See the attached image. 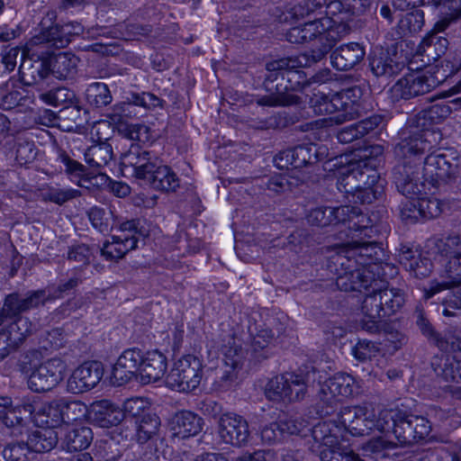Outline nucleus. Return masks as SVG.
Listing matches in <instances>:
<instances>
[{"mask_svg": "<svg viewBox=\"0 0 461 461\" xmlns=\"http://www.w3.org/2000/svg\"><path fill=\"white\" fill-rule=\"evenodd\" d=\"M24 296L18 293H13L5 296L2 309L0 310V325L5 319L23 317L22 313L28 312Z\"/></svg>", "mask_w": 461, "mask_h": 461, "instance_id": "obj_49", "label": "nucleus"}, {"mask_svg": "<svg viewBox=\"0 0 461 461\" xmlns=\"http://www.w3.org/2000/svg\"><path fill=\"white\" fill-rule=\"evenodd\" d=\"M86 112L80 106L79 101L64 106L58 114L50 113V122H57L58 126L64 131H74L81 127L86 121Z\"/></svg>", "mask_w": 461, "mask_h": 461, "instance_id": "obj_35", "label": "nucleus"}, {"mask_svg": "<svg viewBox=\"0 0 461 461\" xmlns=\"http://www.w3.org/2000/svg\"><path fill=\"white\" fill-rule=\"evenodd\" d=\"M317 149L315 146L299 145L290 148L277 153L274 158L275 165L280 169H289L297 171L296 169L316 163Z\"/></svg>", "mask_w": 461, "mask_h": 461, "instance_id": "obj_20", "label": "nucleus"}, {"mask_svg": "<svg viewBox=\"0 0 461 461\" xmlns=\"http://www.w3.org/2000/svg\"><path fill=\"white\" fill-rule=\"evenodd\" d=\"M383 152L384 149L380 145L366 149L357 167L348 169L339 178V189L352 195L366 181V176L371 175V170L380 164Z\"/></svg>", "mask_w": 461, "mask_h": 461, "instance_id": "obj_10", "label": "nucleus"}, {"mask_svg": "<svg viewBox=\"0 0 461 461\" xmlns=\"http://www.w3.org/2000/svg\"><path fill=\"white\" fill-rule=\"evenodd\" d=\"M324 1L322 0H294L285 12L278 15L280 23H290L294 20L303 19L307 16L323 14Z\"/></svg>", "mask_w": 461, "mask_h": 461, "instance_id": "obj_31", "label": "nucleus"}, {"mask_svg": "<svg viewBox=\"0 0 461 461\" xmlns=\"http://www.w3.org/2000/svg\"><path fill=\"white\" fill-rule=\"evenodd\" d=\"M401 410L399 409H391V410H383L379 412L378 417L376 418L375 413L373 412V418L375 423V429L379 430L380 432H390L392 431L394 434L395 428L398 423V419L400 416Z\"/></svg>", "mask_w": 461, "mask_h": 461, "instance_id": "obj_59", "label": "nucleus"}, {"mask_svg": "<svg viewBox=\"0 0 461 461\" xmlns=\"http://www.w3.org/2000/svg\"><path fill=\"white\" fill-rule=\"evenodd\" d=\"M337 95L341 98L343 108L341 113L335 116V122L341 124L347 121L357 119L360 116L359 100L363 95V90L358 86H354L340 92H337Z\"/></svg>", "mask_w": 461, "mask_h": 461, "instance_id": "obj_33", "label": "nucleus"}, {"mask_svg": "<svg viewBox=\"0 0 461 461\" xmlns=\"http://www.w3.org/2000/svg\"><path fill=\"white\" fill-rule=\"evenodd\" d=\"M41 99L53 106L70 105L78 99L75 92L67 87H57L41 95Z\"/></svg>", "mask_w": 461, "mask_h": 461, "instance_id": "obj_57", "label": "nucleus"}, {"mask_svg": "<svg viewBox=\"0 0 461 461\" xmlns=\"http://www.w3.org/2000/svg\"><path fill=\"white\" fill-rule=\"evenodd\" d=\"M92 440L93 432L89 427H71L67 429L62 444L68 451H80L87 448Z\"/></svg>", "mask_w": 461, "mask_h": 461, "instance_id": "obj_45", "label": "nucleus"}, {"mask_svg": "<svg viewBox=\"0 0 461 461\" xmlns=\"http://www.w3.org/2000/svg\"><path fill=\"white\" fill-rule=\"evenodd\" d=\"M365 48L357 42L343 44L332 51L330 55L333 68L341 71L354 68L365 58Z\"/></svg>", "mask_w": 461, "mask_h": 461, "instance_id": "obj_29", "label": "nucleus"}, {"mask_svg": "<svg viewBox=\"0 0 461 461\" xmlns=\"http://www.w3.org/2000/svg\"><path fill=\"white\" fill-rule=\"evenodd\" d=\"M88 418L98 427L110 428L119 425L124 420V412L109 400H101L90 405Z\"/></svg>", "mask_w": 461, "mask_h": 461, "instance_id": "obj_26", "label": "nucleus"}, {"mask_svg": "<svg viewBox=\"0 0 461 461\" xmlns=\"http://www.w3.org/2000/svg\"><path fill=\"white\" fill-rule=\"evenodd\" d=\"M418 211L420 210V219L430 220L437 218L442 212V203L435 197L418 198Z\"/></svg>", "mask_w": 461, "mask_h": 461, "instance_id": "obj_63", "label": "nucleus"}, {"mask_svg": "<svg viewBox=\"0 0 461 461\" xmlns=\"http://www.w3.org/2000/svg\"><path fill=\"white\" fill-rule=\"evenodd\" d=\"M327 269L336 276L337 287L344 292L367 290L376 285L373 270L362 268L357 252L344 244L328 258Z\"/></svg>", "mask_w": 461, "mask_h": 461, "instance_id": "obj_3", "label": "nucleus"}, {"mask_svg": "<svg viewBox=\"0 0 461 461\" xmlns=\"http://www.w3.org/2000/svg\"><path fill=\"white\" fill-rule=\"evenodd\" d=\"M438 8L439 19L434 25L438 32H445L461 18V0H441Z\"/></svg>", "mask_w": 461, "mask_h": 461, "instance_id": "obj_47", "label": "nucleus"}, {"mask_svg": "<svg viewBox=\"0 0 461 461\" xmlns=\"http://www.w3.org/2000/svg\"><path fill=\"white\" fill-rule=\"evenodd\" d=\"M430 430V423L426 418L409 414L401 410L394 436L398 444L407 446L423 440Z\"/></svg>", "mask_w": 461, "mask_h": 461, "instance_id": "obj_14", "label": "nucleus"}, {"mask_svg": "<svg viewBox=\"0 0 461 461\" xmlns=\"http://www.w3.org/2000/svg\"><path fill=\"white\" fill-rule=\"evenodd\" d=\"M110 124L100 122L96 126L98 143L90 146L85 152L86 163L93 169L99 170L107 166L113 158L112 145L107 142L108 138L100 136V130H110Z\"/></svg>", "mask_w": 461, "mask_h": 461, "instance_id": "obj_25", "label": "nucleus"}, {"mask_svg": "<svg viewBox=\"0 0 461 461\" xmlns=\"http://www.w3.org/2000/svg\"><path fill=\"white\" fill-rule=\"evenodd\" d=\"M399 262L406 271L417 278L427 277L432 270L430 259L422 257L410 248L402 249L399 255Z\"/></svg>", "mask_w": 461, "mask_h": 461, "instance_id": "obj_38", "label": "nucleus"}, {"mask_svg": "<svg viewBox=\"0 0 461 461\" xmlns=\"http://www.w3.org/2000/svg\"><path fill=\"white\" fill-rule=\"evenodd\" d=\"M220 438L226 444L242 447L247 444L250 432L248 421L234 412H225L218 420Z\"/></svg>", "mask_w": 461, "mask_h": 461, "instance_id": "obj_16", "label": "nucleus"}, {"mask_svg": "<svg viewBox=\"0 0 461 461\" xmlns=\"http://www.w3.org/2000/svg\"><path fill=\"white\" fill-rule=\"evenodd\" d=\"M66 370L67 364L62 358H49L34 366L28 377V387L36 393L49 392L64 379Z\"/></svg>", "mask_w": 461, "mask_h": 461, "instance_id": "obj_11", "label": "nucleus"}, {"mask_svg": "<svg viewBox=\"0 0 461 461\" xmlns=\"http://www.w3.org/2000/svg\"><path fill=\"white\" fill-rule=\"evenodd\" d=\"M355 378L346 373H338L320 384L318 392V408L321 415L332 413L338 404L339 397H349L357 392Z\"/></svg>", "mask_w": 461, "mask_h": 461, "instance_id": "obj_6", "label": "nucleus"}, {"mask_svg": "<svg viewBox=\"0 0 461 461\" xmlns=\"http://www.w3.org/2000/svg\"><path fill=\"white\" fill-rule=\"evenodd\" d=\"M369 68L376 77L388 79L397 76L404 68V63L395 55L384 49H375L368 56Z\"/></svg>", "mask_w": 461, "mask_h": 461, "instance_id": "obj_23", "label": "nucleus"}, {"mask_svg": "<svg viewBox=\"0 0 461 461\" xmlns=\"http://www.w3.org/2000/svg\"><path fill=\"white\" fill-rule=\"evenodd\" d=\"M307 221L310 224L320 227L348 223L349 230L359 231L364 237L373 238L377 232L376 224L379 219L374 212L369 215L357 206L340 205L316 207L308 213Z\"/></svg>", "mask_w": 461, "mask_h": 461, "instance_id": "obj_4", "label": "nucleus"}, {"mask_svg": "<svg viewBox=\"0 0 461 461\" xmlns=\"http://www.w3.org/2000/svg\"><path fill=\"white\" fill-rule=\"evenodd\" d=\"M439 32H440L433 29L423 40L424 52L429 58L435 61L446 54L449 45L448 40L443 36H439Z\"/></svg>", "mask_w": 461, "mask_h": 461, "instance_id": "obj_55", "label": "nucleus"}, {"mask_svg": "<svg viewBox=\"0 0 461 461\" xmlns=\"http://www.w3.org/2000/svg\"><path fill=\"white\" fill-rule=\"evenodd\" d=\"M159 161L158 158L139 144H131L121 157V165L124 174L144 180Z\"/></svg>", "mask_w": 461, "mask_h": 461, "instance_id": "obj_15", "label": "nucleus"}, {"mask_svg": "<svg viewBox=\"0 0 461 461\" xmlns=\"http://www.w3.org/2000/svg\"><path fill=\"white\" fill-rule=\"evenodd\" d=\"M326 32V26L322 23L321 18H314L313 21L305 23L303 25L295 26L286 32V40L294 44H304L313 41L314 48L307 52L310 56V61L318 62L321 60L329 52H323L321 56L319 52L323 50L325 41L321 40Z\"/></svg>", "mask_w": 461, "mask_h": 461, "instance_id": "obj_13", "label": "nucleus"}, {"mask_svg": "<svg viewBox=\"0 0 461 461\" xmlns=\"http://www.w3.org/2000/svg\"><path fill=\"white\" fill-rule=\"evenodd\" d=\"M273 337V332L270 330L263 329L260 330L253 338L251 343V355L257 361H261L262 359L268 357V346L271 343Z\"/></svg>", "mask_w": 461, "mask_h": 461, "instance_id": "obj_58", "label": "nucleus"}, {"mask_svg": "<svg viewBox=\"0 0 461 461\" xmlns=\"http://www.w3.org/2000/svg\"><path fill=\"white\" fill-rule=\"evenodd\" d=\"M203 366L194 355H186L178 359L167 376V385L172 390L188 393L195 390L202 380Z\"/></svg>", "mask_w": 461, "mask_h": 461, "instance_id": "obj_8", "label": "nucleus"}, {"mask_svg": "<svg viewBox=\"0 0 461 461\" xmlns=\"http://www.w3.org/2000/svg\"><path fill=\"white\" fill-rule=\"evenodd\" d=\"M423 155L420 156V164L423 163L422 176L432 186L439 187L461 177V165L456 158L434 152L422 159Z\"/></svg>", "mask_w": 461, "mask_h": 461, "instance_id": "obj_7", "label": "nucleus"}, {"mask_svg": "<svg viewBox=\"0 0 461 461\" xmlns=\"http://www.w3.org/2000/svg\"><path fill=\"white\" fill-rule=\"evenodd\" d=\"M59 442L58 432L51 428H42L33 431L26 444L32 452L43 453L52 450Z\"/></svg>", "mask_w": 461, "mask_h": 461, "instance_id": "obj_44", "label": "nucleus"}, {"mask_svg": "<svg viewBox=\"0 0 461 461\" xmlns=\"http://www.w3.org/2000/svg\"><path fill=\"white\" fill-rule=\"evenodd\" d=\"M50 76V67L47 56L32 54L28 57L22 55L19 67L20 81L25 86H34Z\"/></svg>", "mask_w": 461, "mask_h": 461, "instance_id": "obj_22", "label": "nucleus"}, {"mask_svg": "<svg viewBox=\"0 0 461 461\" xmlns=\"http://www.w3.org/2000/svg\"><path fill=\"white\" fill-rule=\"evenodd\" d=\"M143 354L140 349L132 348L124 350L113 368V378L118 385L132 379L139 380Z\"/></svg>", "mask_w": 461, "mask_h": 461, "instance_id": "obj_19", "label": "nucleus"}, {"mask_svg": "<svg viewBox=\"0 0 461 461\" xmlns=\"http://www.w3.org/2000/svg\"><path fill=\"white\" fill-rule=\"evenodd\" d=\"M345 5V0H333L328 5L324 4L323 14L327 17L321 18L322 22L326 21L328 23V26L326 27L325 34L321 37V40L325 41L323 50L319 52L321 56L323 52H330L337 41L346 36L350 31L347 21L351 16L347 11Z\"/></svg>", "mask_w": 461, "mask_h": 461, "instance_id": "obj_9", "label": "nucleus"}, {"mask_svg": "<svg viewBox=\"0 0 461 461\" xmlns=\"http://www.w3.org/2000/svg\"><path fill=\"white\" fill-rule=\"evenodd\" d=\"M50 75L59 80L74 77L77 72L78 58L69 52L47 56Z\"/></svg>", "mask_w": 461, "mask_h": 461, "instance_id": "obj_36", "label": "nucleus"}, {"mask_svg": "<svg viewBox=\"0 0 461 461\" xmlns=\"http://www.w3.org/2000/svg\"><path fill=\"white\" fill-rule=\"evenodd\" d=\"M307 176L299 171H291L284 175H276L264 182L266 188L275 194H281L286 191H293L301 184L304 183Z\"/></svg>", "mask_w": 461, "mask_h": 461, "instance_id": "obj_42", "label": "nucleus"}, {"mask_svg": "<svg viewBox=\"0 0 461 461\" xmlns=\"http://www.w3.org/2000/svg\"><path fill=\"white\" fill-rule=\"evenodd\" d=\"M56 18V13L53 11L42 18L40 23L41 32L32 39L33 44H46L48 47L63 49L70 43L69 32H64L61 24L54 23Z\"/></svg>", "mask_w": 461, "mask_h": 461, "instance_id": "obj_21", "label": "nucleus"}, {"mask_svg": "<svg viewBox=\"0 0 461 461\" xmlns=\"http://www.w3.org/2000/svg\"><path fill=\"white\" fill-rule=\"evenodd\" d=\"M372 418L373 411L366 407H346L339 412V422L352 436L358 437L368 435L375 429Z\"/></svg>", "mask_w": 461, "mask_h": 461, "instance_id": "obj_18", "label": "nucleus"}, {"mask_svg": "<svg viewBox=\"0 0 461 461\" xmlns=\"http://www.w3.org/2000/svg\"><path fill=\"white\" fill-rule=\"evenodd\" d=\"M333 427L337 429H339L338 426L335 425V422L322 421L318 422L312 429H307V431L312 432V436L315 442L320 443L323 447H334L335 443H338V436L336 435Z\"/></svg>", "mask_w": 461, "mask_h": 461, "instance_id": "obj_51", "label": "nucleus"}, {"mask_svg": "<svg viewBox=\"0 0 461 461\" xmlns=\"http://www.w3.org/2000/svg\"><path fill=\"white\" fill-rule=\"evenodd\" d=\"M415 313L417 318L416 323L421 333L440 350H447L448 341L434 330L430 322L424 316L423 311L417 309Z\"/></svg>", "mask_w": 461, "mask_h": 461, "instance_id": "obj_56", "label": "nucleus"}, {"mask_svg": "<svg viewBox=\"0 0 461 461\" xmlns=\"http://www.w3.org/2000/svg\"><path fill=\"white\" fill-rule=\"evenodd\" d=\"M136 248L137 240L134 237H128L127 235L113 236L112 241L104 243L101 254L106 259L118 260Z\"/></svg>", "mask_w": 461, "mask_h": 461, "instance_id": "obj_40", "label": "nucleus"}, {"mask_svg": "<svg viewBox=\"0 0 461 461\" xmlns=\"http://www.w3.org/2000/svg\"><path fill=\"white\" fill-rule=\"evenodd\" d=\"M380 343L367 339H359L352 349L354 357L361 362L371 360L380 354Z\"/></svg>", "mask_w": 461, "mask_h": 461, "instance_id": "obj_62", "label": "nucleus"}, {"mask_svg": "<svg viewBox=\"0 0 461 461\" xmlns=\"http://www.w3.org/2000/svg\"><path fill=\"white\" fill-rule=\"evenodd\" d=\"M348 244L357 252V258L362 268L372 270L375 262L381 259L382 248L376 241L355 240Z\"/></svg>", "mask_w": 461, "mask_h": 461, "instance_id": "obj_41", "label": "nucleus"}, {"mask_svg": "<svg viewBox=\"0 0 461 461\" xmlns=\"http://www.w3.org/2000/svg\"><path fill=\"white\" fill-rule=\"evenodd\" d=\"M14 321L1 330L5 332L9 339L19 347L32 333V324L26 317L14 318Z\"/></svg>", "mask_w": 461, "mask_h": 461, "instance_id": "obj_53", "label": "nucleus"}, {"mask_svg": "<svg viewBox=\"0 0 461 461\" xmlns=\"http://www.w3.org/2000/svg\"><path fill=\"white\" fill-rule=\"evenodd\" d=\"M428 247L432 254L446 258L447 262L461 258V239L459 236H448L444 239H432Z\"/></svg>", "mask_w": 461, "mask_h": 461, "instance_id": "obj_43", "label": "nucleus"}, {"mask_svg": "<svg viewBox=\"0 0 461 461\" xmlns=\"http://www.w3.org/2000/svg\"><path fill=\"white\" fill-rule=\"evenodd\" d=\"M310 107L317 115L332 114L335 113H340L343 104L341 98L337 95V93L332 95H326L321 92L314 93L309 101Z\"/></svg>", "mask_w": 461, "mask_h": 461, "instance_id": "obj_46", "label": "nucleus"}, {"mask_svg": "<svg viewBox=\"0 0 461 461\" xmlns=\"http://www.w3.org/2000/svg\"><path fill=\"white\" fill-rule=\"evenodd\" d=\"M441 80L432 74L413 73L400 78L391 88L392 97L395 101L410 100L424 95L436 88Z\"/></svg>", "mask_w": 461, "mask_h": 461, "instance_id": "obj_12", "label": "nucleus"}, {"mask_svg": "<svg viewBox=\"0 0 461 461\" xmlns=\"http://www.w3.org/2000/svg\"><path fill=\"white\" fill-rule=\"evenodd\" d=\"M315 62L310 61L308 53H302L295 58H284L267 63V75L264 86L268 95L260 96L257 104L261 106H291L298 105L302 99L294 92L308 86L305 73L297 69L311 67Z\"/></svg>", "mask_w": 461, "mask_h": 461, "instance_id": "obj_2", "label": "nucleus"}, {"mask_svg": "<svg viewBox=\"0 0 461 461\" xmlns=\"http://www.w3.org/2000/svg\"><path fill=\"white\" fill-rule=\"evenodd\" d=\"M34 411L35 407L31 402L23 401L21 403L5 411V412L0 411V420H3L4 424L10 430L11 436L19 437L27 431V420L31 418Z\"/></svg>", "mask_w": 461, "mask_h": 461, "instance_id": "obj_27", "label": "nucleus"}, {"mask_svg": "<svg viewBox=\"0 0 461 461\" xmlns=\"http://www.w3.org/2000/svg\"><path fill=\"white\" fill-rule=\"evenodd\" d=\"M136 423V440L140 444H145L155 437L160 427V419L155 413H144Z\"/></svg>", "mask_w": 461, "mask_h": 461, "instance_id": "obj_48", "label": "nucleus"}, {"mask_svg": "<svg viewBox=\"0 0 461 461\" xmlns=\"http://www.w3.org/2000/svg\"><path fill=\"white\" fill-rule=\"evenodd\" d=\"M320 459L321 461H365L352 449L340 442L335 443L334 447L321 448Z\"/></svg>", "mask_w": 461, "mask_h": 461, "instance_id": "obj_52", "label": "nucleus"}, {"mask_svg": "<svg viewBox=\"0 0 461 461\" xmlns=\"http://www.w3.org/2000/svg\"><path fill=\"white\" fill-rule=\"evenodd\" d=\"M384 185L385 180L381 178L375 170H371V175L366 176V181L352 194V198L355 203H372L383 196Z\"/></svg>", "mask_w": 461, "mask_h": 461, "instance_id": "obj_39", "label": "nucleus"}, {"mask_svg": "<svg viewBox=\"0 0 461 461\" xmlns=\"http://www.w3.org/2000/svg\"><path fill=\"white\" fill-rule=\"evenodd\" d=\"M444 276L447 280L431 283L429 290L427 292V297L430 298L444 289L448 290L442 302L445 306L443 314L452 317L456 315L455 310L461 309V280L447 277L446 275Z\"/></svg>", "mask_w": 461, "mask_h": 461, "instance_id": "obj_24", "label": "nucleus"}, {"mask_svg": "<svg viewBox=\"0 0 461 461\" xmlns=\"http://www.w3.org/2000/svg\"><path fill=\"white\" fill-rule=\"evenodd\" d=\"M167 368V357L160 351H149L143 355L139 380L142 384L157 382L164 376Z\"/></svg>", "mask_w": 461, "mask_h": 461, "instance_id": "obj_32", "label": "nucleus"}, {"mask_svg": "<svg viewBox=\"0 0 461 461\" xmlns=\"http://www.w3.org/2000/svg\"><path fill=\"white\" fill-rule=\"evenodd\" d=\"M266 396L270 401L287 402L286 373L272 378L267 384Z\"/></svg>", "mask_w": 461, "mask_h": 461, "instance_id": "obj_61", "label": "nucleus"}, {"mask_svg": "<svg viewBox=\"0 0 461 461\" xmlns=\"http://www.w3.org/2000/svg\"><path fill=\"white\" fill-rule=\"evenodd\" d=\"M451 113V107L445 104H435L408 121L401 131V140L394 152L400 162L393 167V176L400 190L404 194H417L421 188L419 181L420 156L432 145L428 140L432 135L426 122L438 123Z\"/></svg>", "mask_w": 461, "mask_h": 461, "instance_id": "obj_1", "label": "nucleus"}, {"mask_svg": "<svg viewBox=\"0 0 461 461\" xmlns=\"http://www.w3.org/2000/svg\"><path fill=\"white\" fill-rule=\"evenodd\" d=\"M104 375V366L99 361L85 362L76 368L68 380V391L82 393L95 387Z\"/></svg>", "mask_w": 461, "mask_h": 461, "instance_id": "obj_17", "label": "nucleus"}, {"mask_svg": "<svg viewBox=\"0 0 461 461\" xmlns=\"http://www.w3.org/2000/svg\"><path fill=\"white\" fill-rule=\"evenodd\" d=\"M316 370L313 366L300 368L297 373H286L287 402H299L304 399L308 387L314 383Z\"/></svg>", "mask_w": 461, "mask_h": 461, "instance_id": "obj_28", "label": "nucleus"}, {"mask_svg": "<svg viewBox=\"0 0 461 461\" xmlns=\"http://www.w3.org/2000/svg\"><path fill=\"white\" fill-rule=\"evenodd\" d=\"M164 101L154 94L149 92L131 93L127 97V102L122 103L115 106L120 113L113 114L112 120L116 122L121 121V117L127 115L126 112H130L131 106H140L145 110H154L163 106Z\"/></svg>", "mask_w": 461, "mask_h": 461, "instance_id": "obj_37", "label": "nucleus"}, {"mask_svg": "<svg viewBox=\"0 0 461 461\" xmlns=\"http://www.w3.org/2000/svg\"><path fill=\"white\" fill-rule=\"evenodd\" d=\"M231 340L223 348L224 364L227 366L241 367L244 359L243 348L234 339Z\"/></svg>", "mask_w": 461, "mask_h": 461, "instance_id": "obj_64", "label": "nucleus"}, {"mask_svg": "<svg viewBox=\"0 0 461 461\" xmlns=\"http://www.w3.org/2000/svg\"><path fill=\"white\" fill-rule=\"evenodd\" d=\"M145 185L162 192H175L179 187V179L176 173L159 160L149 175L143 180Z\"/></svg>", "mask_w": 461, "mask_h": 461, "instance_id": "obj_34", "label": "nucleus"}, {"mask_svg": "<svg viewBox=\"0 0 461 461\" xmlns=\"http://www.w3.org/2000/svg\"><path fill=\"white\" fill-rule=\"evenodd\" d=\"M86 98L89 105L95 108L104 107L113 101L108 86L103 82L90 84L86 90Z\"/></svg>", "mask_w": 461, "mask_h": 461, "instance_id": "obj_50", "label": "nucleus"}, {"mask_svg": "<svg viewBox=\"0 0 461 461\" xmlns=\"http://www.w3.org/2000/svg\"><path fill=\"white\" fill-rule=\"evenodd\" d=\"M5 461H33L32 451L23 441L11 442L3 450Z\"/></svg>", "mask_w": 461, "mask_h": 461, "instance_id": "obj_60", "label": "nucleus"}, {"mask_svg": "<svg viewBox=\"0 0 461 461\" xmlns=\"http://www.w3.org/2000/svg\"><path fill=\"white\" fill-rule=\"evenodd\" d=\"M87 216L92 226L101 233L108 232L114 226L113 212L111 209L94 206L87 212Z\"/></svg>", "mask_w": 461, "mask_h": 461, "instance_id": "obj_54", "label": "nucleus"}, {"mask_svg": "<svg viewBox=\"0 0 461 461\" xmlns=\"http://www.w3.org/2000/svg\"><path fill=\"white\" fill-rule=\"evenodd\" d=\"M203 420L189 411L175 413L169 420V429L174 437L187 438L197 435L202 430Z\"/></svg>", "mask_w": 461, "mask_h": 461, "instance_id": "obj_30", "label": "nucleus"}, {"mask_svg": "<svg viewBox=\"0 0 461 461\" xmlns=\"http://www.w3.org/2000/svg\"><path fill=\"white\" fill-rule=\"evenodd\" d=\"M404 303L403 294L395 289H375L366 294L361 303L363 318L359 321L361 330L376 334L381 330L382 319L397 312Z\"/></svg>", "mask_w": 461, "mask_h": 461, "instance_id": "obj_5", "label": "nucleus"}]
</instances>
